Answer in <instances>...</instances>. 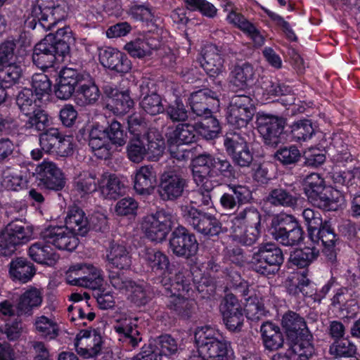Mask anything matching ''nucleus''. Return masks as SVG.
I'll list each match as a JSON object with an SVG mask.
<instances>
[{
	"label": "nucleus",
	"instance_id": "nucleus-17",
	"mask_svg": "<svg viewBox=\"0 0 360 360\" xmlns=\"http://www.w3.org/2000/svg\"><path fill=\"white\" fill-rule=\"evenodd\" d=\"M227 151L233 156V161L240 167H249L253 160L245 139L239 134L234 133L224 141Z\"/></svg>",
	"mask_w": 360,
	"mask_h": 360
},
{
	"label": "nucleus",
	"instance_id": "nucleus-47",
	"mask_svg": "<svg viewBox=\"0 0 360 360\" xmlns=\"http://www.w3.org/2000/svg\"><path fill=\"white\" fill-rule=\"evenodd\" d=\"M290 293L298 295L301 293L304 297L314 299L316 288L314 284L307 278L305 271L297 273L292 277V283L288 287Z\"/></svg>",
	"mask_w": 360,
	"mask_h": 360
},
{
	"label": "nucleus",
	"instance_id": "nucleus-51",
	"mask_svg": "<svg viewBox=\"0 0 360 360\" xmlns=\"http://www.w3.org/2000/svg\"><path fill=\"white\" fill-rule=\"evenodd\" d=\"M76 93L77 103L81 106L94 103L100 96L98 86L91 80L80 84Z\"/></svg>",
	"mask_w": 360,
	"mask_h": 360
},
{
	"label": "nucleus",
	"instance_id": "nucleus-59",
	"mask_svg": "<svg viewBox=\"0 0 360 360\" xmlns=\"http://www.w3.org/2000/svg\"><path fill=\"white\" fill-rule=\"evenodd\" d=\"M245 300V311L247 319L254 321L262 319L266 313L262 300L257 295H250Z\"/></svg>",
	"mask_w": 360,
	"mask_h": 360
},
{
	"label": "nucleus",
	"instance_id": "nucleus-32",
	"mask_svg": "<svg viewBox=\"0 0 360 360\" xmlns=\"http://www.w3.org/2000/svg\"><path fill=\"white\" fill-rule=\"evenodd\" d=\"M156 184V175L149 166L140 167L136 172L134 188L141 195H150Z\"/></svg>",
	"mask_w": 360,
	"mask_h": 360
},
{
	"label": "nucleus",
	"instance_id": "nucleus-31",
	"mask_svg": "<svg viewBox=\"0 0 360 360\" xmlns=\"http://www.w3.org/2000/svg\"><path fill=\"white\" fill-rule=\"evenodd\" d=\"M43 300L41 292L36 288H30L18 297L16 309L18 315H31L39 308Z\"/></svg>",
	"mask_w": 360,
	"mask_h": 360
},
{
	"label": "nucleus",
	"instance_id": "nucleus-38",
	"mask_svg": "<svg viewBox=\"0 0 360 360\" xmlns=\"http://www.w3.org/2000/svg\"><path fill=\"white\" fill-rule=\"evenodd\" d=\"M3 231L11 239L16 247L27 243L32 234L31 229L25 226L17 218H15V220L8 224Z\"/></svg>",
	"mask_w": 360,
	"mask_h": 360
},
{
	"label": "nucleus",
	"instance_id": "nucleus-1",
	"mask_svg": "<svg viewBox=\"0 0 360 360\" xmlns=\"http://www.w3.org/2000/svg\"><path fill=\"white\" fill-rule=\"evenodd\" d=\"M191 280L190 272L186 269H181L175 275L174 280L169 286H167L166 283L163 284L165 286V295L167 307L184 318H188L195 309V303L193 300L190 299Z\"/></svg>",
	"mask_w": 360,
	"mask_h": 360
},
{
	"label": "nucleus",
	"instance_id": "nucleus-26",
	"mask_svg": "<svg viewBox=\"0 0 360 360\" xmlns=\"http://www.w3.org/2000/svg\"><path fill=\"white\" fill-rule=\"evenodd\" d=\"M41 176V182L48 189L60 190L65 186L61 170L52 162L44 161L37 167Z\"/></svg>",
	"mask_w": 360,
	"mask_h": 360
},
{
	"label": "nucleus",
	"instance_id": "nucleus-41",
	"mask_svg": "<svg viewBox=\"0 0 360 360\" xmlns=\"http://www.w3.org/2000/svg\"><path fill=\"white\" fill-rule=\"evenodd\" d=\"M159 43L155 39H137L127 43L124 49L134 58H143L151 53L152 50L158 48Z\"/></svg>",
	"mask_w": 360,
	"mask_h": 360
},
{
	"label": "nucleus",
	"instance_id": "nucleus-11",
	"mask_svg": "<svg viewBox=\"0 0 360 360\" xmlns=\"http://www.w3.org/2000/svg\"><path fill=\"white\" fill-rule=\"evenodd\" d=\"M40 238L58 250L72 251L78 245L77 238L65 226H49L43 229Z\"/></svg>",
	"mask_w": 360,
	"mask_h": 360
},
{
	"label": "nucleus",
	"instance_id": "nucleus-57",
	"mask_svg": "<svg viewBox=\"0 0 360 360\" xmlns=\"http://www.w3.org/2000/svg\"><path fill=\"white\" fill-rule=\"evenodd\" d=\"M60 134L58 129L51 128L46 132L42 133L39 137V143L41 150L45 153L57 155L58 149L56 147L59 146Z\"/></svg>",
	"mask_w": 360,
	"mask_h": 360
},
{
	"label": "nucleus",
	"instance_id": "nucleus-6",
	"mask_svg": "<svg viewBox=\"0 0 360 360\" xmlns=\"http://www.w3.org/2000/svg\"><path fill=\"white\" fill-rule=\"evenodd\" d=\"M172 226V215L165 210L144 217L141 221V229L146 237L153 242L165 240Z\"/></svg>",
	"mask_w": 360,
	"mask_h": 360
},
{
	"label": "nucleus",
	"instance_id": "nucleus-23",
	"mask_svg": "<svg viewBox=\"0 0 360 360\" xmlns=\"http://www.w3.org/2000/svg\"><path fill=\"white\" fill-rule=\"evenodd\" d=\"M106 262L110 268L127 270L131 266V255L124 244L112 241L106 250Z\"/></svg>",
	"mask_w": 360,
	"mask_h": 360
},
{
	"label": "nucleus",
	"instance_id": "nucleus-36",
	"mask_svg": "<svg viewBox=\"0 0 360 360\" xmlns=\"http://www.w3.org/2000/svg\"><path fill=\"white\" fill-rule=\"evenodd\" d=\"M65 223V226L75 236H83L89 231L87 218L83 210L77 207H71L68 210Z\"/></svg>",
	"mask_w": 360,
	"mask_h": 360
},
{
	"label": "nucleus",
	"instance_id": "nucleus-12",
	"mask_svg": "<svg viewBox=\"0 0 360 360\" xmlns=\"http://www.w3.org/2000/svg\"><path fill=\"white\" fill-rule=\"evenodd\" d=\"M169 247L176 256L188 258L195 255L198 250V243L193 234L180 226L172 233Z\"/></svg>",
	"mask_w": 360,
	"mask_h": 360
},
{
	"label": "nucleus",
	"instance_id": "nucleus-18",
	"mask_svg": "<svg viewBox=\"0 0 360 360\" xmlns=\"http://www.w3.org/2000/svg\"><path fill=\"white\" fill-rule=\"evenodd\" d=\"M201 65L210 77H218L226 72L221 51L214 44H208L204 47Z\"/></svg>",
	"mask_w": 360,
	"mask_h": 360
},
{
	"label": "nucleus",
	"instance_id": "nucleus-50",
	"mask_svg": "<svg viewBox=\"0 0 360 360\" xmlns=\"http://www.w3.org/2000/svg\"><path fill=\"white\" fill-rule=\"evenodd\" d=\"M98 185L96 174L89 171L80 172L74 180L75 188L82 196L96 191Z\"/></svg>",
	"mask_w": 360,
	"mask_h": 360
},
{
	"label": "nucleus",
	"instance_id": "nucleus-37",
	"mask_svg": "<svg viewBox=\"0 0 360 360\" xmlns=\"http://www.w3.org/2000/svg\"><path fill=\"white\" fill-rule=\"evenodd\" d=\"M44 241L33 243L29 248L28 253L30 258L34 262L46 265H53L58 259L59 256Z\"/></svg>",
	"mask_w": 360,
	"mask_h": 360
},
{
	"label": "nucleus",
	"instance_id": "nucleus-8",
	"mask_svg": "<svg viewBox=\"0 0 360 360\" xmlns=\"http://www.w3.org/2000/svg\"><path fill=\"white\" fill-rule=\"evenodd\" d=\"M66 16L65 7L60 5L45 6L37 4L32 8L27 19L28 27L34 29L37 23L45 30H50Z\"/></svg>",
	"mask_w": 360,
	"mask_h": 360
},
{
	"label": "nucleus",
	"instance_id": "nucleus-14",
	"mask_svg": "<svg viewBox=\"0 0 360 360\" xmlns=\"http://www.w3.org/2000/svg\"><path fill=\"white\" fill-rule=\"evenodd\" d=\"M221 311L227 329L233 332L240 331L243 325L245 316L240 304L233 293H229L225 296Z\"/></svg>",
	"mask_w": 360,
	"mask_h": 360
},
{
	"label": "nucleus",
	"instance_id": "nucleus-62",
	"mask_svg": "<svg viewBox=\"0 0 360 360\" xmlns=\"http://www.w3.org/2000/svg\"><path fill=\"white\" fill-rule=\"evenodd\" d=\"M131 302L137 306H143L150 300V292L149 288L143 285L131 283L129 290L126 292Z\"/></svg>",
	"mask_w": 360,
	"mask_h": 360
},
{
	"label": "nucleus",
	"instance_id": "nucleus-3",
	"mask_svg": "<svg viewBox=\"0 0 360 360\" xmlns=\"http://www.w3.org/2000/svg\"><path fill=\"white\" fill-rule=\"evenodd\" d=\"M195 343L198 352L207 360H226L229 343L219 330L209 326L196 328L194 332Z\"/></svg>",
	"mask_w": 360,
	"mask_h": 360
},
{
	"label": "nucleus",
	"instance_id": "nucleus-44",
	"mask_svg": "<svg viewBox=\"0 0 360 360\" xmlns=\"http://www.w3.org/2000/svg\"><path fill=\"white\" fill-rule=\"evenodd\" d=\"M261 216L257 209L250 207L231 217V226L260 227Z\"/></svg>",
	"mask_w": 360,
	"mask_h": 360
},
{
	"label": "nucleus",
	"instance_id": "nucleus-52",
	"mask_svg": "<svg viewBox=\"0 0 360 360\" xmlns=\"http://www.w3.org/2000/svg\"><path fill=\"white\" fill-rule=\"evenodd\" d=\"M312 335L309 333H304L303 337L294 339L295 342L291 345V350L293 354L297 356L299 360H308L314 354V348L311 344Z\"/></svg>",
	"mask_w": 360,
	"mask_h": 360
},
{
	"label": "nucleus",
	"instance_id": "nucleus-45",
	"mask_svg": "<svg viewBox=\"0 0 360 360\" xmlns=\"http://www.w3.org/2000/svg\"><path fill=\"white\" fill-rule=\"evenodd\" d=\"M27 182L26 171L13 169L4 172L1 184L7 190L18 191L25 188Z\"/></svg>",
	"mask_w": 360,
	"mask_h": 360
},
{
	"label": "nucleus",
	"instance_id": "nucleus-4",
	"mask_svg": "<svg viewBox=\"0 0 360 360\" xmlns=\"http://www.w3.org/2000/svg\"><path fill=\"white\" fill-rule=\"evenodd\" d=\"M269 233L275 240L285 246L298 245L303 239L302 229L295 218L289 214H281L274 217Z\"/></svg>",
	"mask_w": 360,
	"mask_h": 360
},
{
	"label": "nucleus",
	"instance_id": "nucleus-39",
	"mask_svg": "<svg viewBox=\"0 0 360 360\" xmlns=\"http://www.w3.org/2000/svg\"><path fill=\"white\" fill-rule=\"evenodd\" d=\"M327 188L324 179L319 174L311 173L304 179V193L314 205Z\"/></svg>",
	"mask_w": 360,
	"mask_h": 360
},
{
	"label": "nucleus",
	"instance_id": "nucleus-35",
	"mask_svg": "<svg viewBox=\"0 0 360 360\" xmlns=\"http://www.w3.org/2000/svg\"><path fill=\"white\" fill-rule=\"evenodd\" d=\"M8 272L12 280L25 283L34 276L35 269L34 265L27 259L18 257L11 262Z\"/></svg>",
	"mask_w": 360,
	"mask_h": 360
},
{
	"label": "nucleus",
	"instance_id": "nucleus-13",
	"mask_svg": "<svg viewBox=\"0 0 360 360\" xmlns=\"http://www.w3.org/2000/svg\"><path fill=\"white\" fill-rule=\"evenodd\" d=\"M188 103L192 112L200 117L212 114L219 105L217 94L207 89L191 94Z\"/></svg>",
	"mask_w": 360,
	"mask_h": 360
},
{
	"label": "nucleus",
	"instance_id": "nucleus-33",
	"mask_svg": "<svg viewBox=\"0 0 360 360\" xmlns=\"http://www.w3.org/2000/svg\"><path fill=\"white\" fill-rule=\"evenodd\" d=\"M281 324L288 337L292 340L303 337L304 333H309L304 318L294 311H290L285 313L283 316Z\"/></svg>",
	"mask_w": 360,
	"mask_h": 360
},
{
	"label": "nucleus",
	"instance_id": "nucleus-43",
	"mask_svg": "<svg viewBox=\"0 0 360 360\" xmlns=\"http://www.w3.org/2000/svg\"><path fill=\"white\" fill-rule=\"evenodd\" d=\"M194 182L198 187V189L194 191L191 195L189 206H209L212 204V198L210 192L214 189L213 185L214 184L211 181L202 180V182H198L195 178H193Z\"/></svg>",
	"mask_w": 360,
	"mask_h": 360
},
{
	"label": "nucleus",
	"instance_id": "nucleus-54",
	"mask_svg": "<svg viewBox=\"0 0 360 360\" xmlns=\"http://www.w3.org/2000/svg\"><path fill=\"white\" fill-rule=\"evenodd\" d=\"M134 105V101L127 92H116L107 103V108L115 115L127 112Z\"/></svg>",
	"mask_w": 360,
	"mask_h": 360
},
{
	"label": "nucleus",
	"instance_id": "nucleus-60",
	"mask_svg": "<svg viewBox=\"0 0 360 360\" xmlns=\"http://www.w3.org/2000/svg\"><path fill=\"white\" fill-rule=\"evenodd\" d=\"M238 113L234 110H228L226 120L228 123L235 129L246 127L252 120L255 114V110H238Z\"/></svg>",
	"mask_w": 360,
	"mask_h": 360
},
{
	"label": "nucleus",
	"instance_id": "nucleus-5",
	"mask_svg": "<svg viewBox=\"0 0 360 360\" xmlns=\"http://www.w3.org/2000/svg\"><path fill=\"white\" fill-rule=\"evenodd\" d=\"M283 261L281 250L273 243L259 245L252 254L250 265L257 273L269 275L274 273Z\"/></svg>",
	"mask_w": 360,
	"mask_h": 360
},
{
	"label": "nucleus",
	"instance_id": "nucleus-9",
	"mask_svg": "<svg viewBox=\"0 0 360 360\" xmlns=\"http://www.w3.org/2000/svg\"><path fill=\"white\" fill-rule=\"evenodd\" d=\"M258 131L266 144L276 146L283 140L285 121L281 117L258 112L256 120Z\"/></svg>",
	"mask_w": 360,
	"mask_h": 360
},
{
	"label": "nucleus",
	"instance_id": "nucleus-22",
	"mask_svg": "<svg viewBox=\"0 0 360 360\" xmlns=\"http://www.w3.org/2000/svg\"><path fill=\"white\" fill-rule=\"evenodd\" d=\"M153 85V82L148 79L143 80L139 85L141 96H143L140 106L145 112L150 115H156L165 111L160 95L151 91Z\"/></svg>",
	"mask_w": 360,
	"mask_h": 360
},
{
	"label": "nucleus",
	"instance_id": "nucleus-42",
	"mask_svg": "<svg viewBox=\"0 0 360 360\" xmlns=\"http://www.w3.org/2000/svg\"><path fill=\"white\" fill-rule=\"evenodd\" d=\"M34 326L36 331L46 339L53 340L58 335V325L52 315L36 316Z\"/></svg>",
	"mask_w": 360,
	"mask_h": 360
},
{
	"label": "nucleus",
	"instance_id": "nucleus-10",
	"mask_svg": "<svg viewBox=\"0 0 360 360\" xmlns=\"http://www.w3.org/2000/svg\"><path fill=\"white\" fill-rule=\"evenodd\" d=\"M181 210L186 221L198 233L216 236L220 232L219 222L212 215L200 212L193 206H184Z\"/></svg>",
	"mask_w": 360,
	"mask_h": 360
},
{
	"label": "nucleus",
	"instance_id": "nucleus-21",
	"mask_svg": "<svg viewBox=\"0 0 360 360\" xmlns=\"http://www.w3.org/2000/svg\"><path fill=\"white\" fill-rule=\"evenodd\" d=\"M335 237L333 230L327 223L322 224L319 229L310 233L309 236V239L314 244L319 245V243H321L323 247V254L331 262H334L336 259V252L334 248Z\"/></svg>",
	"mask_w": 360,
	"mask_h": 360
},
{
	"label": "nucleus",
	"instance_id": "nucleus-34",
	"mask_svg": "<svg viewBox=\"0 0 360 360\" xmlns=\"http://www.w3.org/2000/svg\"><path fill=\"white\" fill-rule=\"evenodd\" d=\"M89 145L99 158H105L109 155L110 144L103 127L98 124L92 127Z\"/></svg>",
	"mask_w": 360,
	"mask_h": 360
},
{
	"label": "nucleus",
	"instance_id": "nucleus-49",
	"mask_svg": "<svg viewBox=\"0 0 360 360\" xmlns=\"http://www.w3.org/2000/svg\"><path fill=\"white\" fill-rule=\"evenodd\" d=\"M231 237L233 240L245 246H251L257 240L260 234V227L250 226L243 227L231 226Z\"/></svg>",
	"mask_w": 360,
	"mask_h": 360
},
{
	"label": "nucleus",
	"instance_id": "nucleus-30",
	"mask_svg": "<svg viewBox=\"0 0 360 360\" xmlns=\"http://www.w3.org/2000/svg\"><path fill=\"white\" fill-rule=\"evenodd\" d=\"M255 70L252 65L243 63L235 65L230 72V84L236 89H245L253 84Z\"/></svg>",
	"mask_w": 360,
	"mask_h": 360
},
{
	"label": "nucleus",
	"instance_id": "nucleus-53",
	"mask_svg": "<svg viewBox=\"0 0 360 360\" xmlns=\"http://www.w3.org/2000/svg\"><path fill=\"white\" fill-rule=\"evenodd\" d=\"M319 252V248L315 245L307 246L295 250L290 255V260L292 264L304 268L318 257Z\"/></svg>",
	"mask_w": 360,
	"mask_h": 360
},
{
	"label": "nucleus",
	"instance_id": "nucleus-19",
	"mask_svg": "<svg viewBox=\"0 0 360 360\" xmlns=\"http://www.w3.org/2000/svg\"><path fill=\"white\" fill-rule=\"evenodd\" d=\"M140 257L144 264L156 274L167 276L172 273L173 266L171 265L167 255L162 251L146 248L140 252Z\"/></svg>",
	"mask_w": 360,
	"mask_h": 360
},
{
	"label": "nucleus",
	"instance_id": "nucleus-55",
	"mask_svg": "<svg viewBox=\"0 0 360 360\" xmlns=\"http://www.w3.org/2000/svg\"><path fill=\"white\" fill-rule=\"evenodd\" d=\"M292 140L304 142L311 139L315 133L312 122L309 120H301L290 125Z\"/></svg>",
	"mask_w": 360,
	"mask_h": 360
},
{
	"label": "nucleus",
	"instance_id": "nucleus-64",
	"mask_svg": "<svg viewBox=\"0 0 360 360\" xmlns=\"http://www.w3.org/2000/svg\"><path fill=\"white\" fill-rule=\"evenodd\" d=\"M356 351V346L347 339L335 340L329 349L330 354L335 357H351Z\"/></svg>",
	"mask_w": 360,
	"mask_h": 360
},
{
	"label": "nucleus",
	"instance_id": "nucleus-25",
	"mask_svg": "<svg viewBox=\"0 0 360 360\" xmlns=\"http://www.w3.org/2000/svg\"><path fill=\"white\" fill-rule=\"evenodd\" d=\"M77 269L78 277L73 279L70 275L69 284L92 289H96L102 285L103 278L101 271L96 266L90 264H82V267Z\"/></svg>",
	"mask_w": 360,
	"mask_h": 360
},
{
	"label": "nucleus",
	"instance_id": "nucleus-20",
	"mask_svg": "<svg viewBox=\"0 0 360 360\" xmlns=\"http://www.w3.org/2000/svg\"><path fill=\"white\" fill-rule=\"evenodd\" d=\"M99 61L105 67L117 72L126 73L131 69V62L123 53L112 47L99 49Z\"/></svg>",
	"mask_w": 360,
	"mask_h": 360
},
{
	"label": "nucleus",
	"instance_id": "nucleus-24",
	"mask_svg": "<svg viewBox=\"0 0 360 360\" xmlns=\"http://www.w3.org/2000/svg\"><path fill=\"white\" fill-rule=\"evenodd\" d=\"M186 181L174 173H165L161 178L159 194L164 200H172L181 196Z\"/></svg>",
	"mask_w": 360,
	"mask_h": 360
},
{
	"label": "nucleus",
	"instance_id": "nucleus-46",
	"mask_svg": "<svg viewBox=\"0 0 360 360\" xmlns=\"http://www.w3.org/2000/svg\"><path fill=\"white\" fill-rule=\"evenodd\" d=\"M345 201L342 192L333 188L328 187L319 200H316L315 206L325 210H336Z\"/></svg>",
	"mask_w": 360,
	"mask_h": 360
},
{
	"label": "nucleus",
	"instance_id": "nucleus-28",
	"mask_svg": "<svg viewBox=\"0 0 360 360\" xmlns=\"http://www.w3.org/2000/svg\"><path fill=\"white\" fill-rule=\"evenodd\" d=\"M300 195L290 187L278 186L271 189L266 196V202L276 207L295 209Z\"/></svg>",
	"mask_w": 360,
	"mask_h": 360
},
{
	"label": "nucleus",
	"instance_id": "nucleus-7",
	"mask_svg": "<svg viewBox=\"0 0 360 360\" xmlns=\"http://www.w3.org/2000/svg\"><path fill=\"white\" fill-rule=\"evenodd\" d=\"M198 126L190 124H179L169 133L167 139L171 156L178 160L188 158L190 152L181 147L196 141Z\"/></svg>",
	"mask_w": 360,
	"mask_h": 360
},
{
	"label": "nucleus",
	"instance_id": "nucleus-58",
	"mask_svg": "<svg viewBox=\"0 0 360 360\" xmlns=\"http://www.w3.org/2000/svg\"><path fill=\"white\" fill-rule=\"evenodd\" d=\"M201 117V121L197 124L198 134L206 139L215 138L220 131L218 120L212 116V114Z\"/></svg>",
	"mask_w": 360,
	"mask_h": 360
},
{
	"label": "nucleus",
	"instance_id": "nucleus-63",
	"mask_svg": "<svg viewBox=\"0 0 360 360\" xmlns=\"http://www.w3.org/2000/svg\"><path fill=\"white\" fill-rule=\"evenodd\" d=\"M22 74L20 65L13 63L6 66L0 71V82L6 88H8L17 83Z\"/></svg>",
	"mask_w": 360,
	"mask_h": 360
},
{
	"label": "nucleus",
	"instance_id": "nucleus-16",
	"mask_svg": "<svg viewBox=\"0 0 360 360\" xmlns=\"http://www.w3.org/2000/svg\"><path fill=\"white\" fill-rule=\"evenodd\" d=\"M137 321V318L124 317L117 320L113 325V329L118 334L119 340L132 349L138 347L142 341Z\"/></svg>",
	"mask_w": 360,
	"mask_h": 360
},
{
	"label": "nucleus",
	"instance_id": "nucleus-27",
	"mask_svg": "<svg viewBox=\"0 0 360 360\" xmlns=\"http://www.w3.org/2000/svg\"><path fill=\"white\" fill-rule=\"evenodd\" d=\"M98 182L101 195L106 199L115 200L125 193V179L114 174H103Z\"/></svg>",
	"mask_w": 360,
	"mask_h": 360
},
{
	"label": "nucleus",
	"instance_id": "nucleus-61",
	"mask_svg": "<svg viewBox=\"0 0 360 360\" xmlns=\"http://www.w3.org/2000/svg\"><path fill=\"white\" fill-rule=\"evenodd\" d=\"M158 354L171 356L175 354L179 349L176 340L169 335H164L155 340V348Z\"/></svg>",
	"mask_w": 360,
	"mask_h": 360
},
{
	"label": "nucleus",
	"instance_id": "nucleus-40",
	"mask_svg": "<svg viewBox=\"0 0 360 360\" xmlns=\"http://www.w3.org/2000/svg\"><path fill=\"white\" fill-rule=\"evenodd\" d=\"M260 331L265 348L272 351L282 347L283 338L278 326L266 322L261 326Z\"/></svg>",
	"mask_w": 360,
	"mask_h": 360
},
{
	"label": "nucleus",
	"instance_id": "nucleus-15",
	"mask_svg": "<svg viewBox=\"0 0 360 360\" xmlns=\"http://www.w3.org/2000/svg\"><path fill=\"white\" fill-rule=\"evenodd\" d=\"M102 345V337L96 330H81L76 336L75 349L77 353L84 358L98 355Z\"/></svg>",
	"mask_w": 360,
	"mask_h": 360
},
{
	"label": "nucleus",
	"instance_id": "nucleus-56",
	"mask_svg": "<svg viewBox=\"0 0 360 360\" xmlns=\"http://www.w3.org/2000/svg\"><path fill=\"white\" fill-rule=\"evenodd\" d=\"M16 103L25 115H32V110L44 104L43 103H39L35 94H33V91L28 88H25L18 93Z\"/></svg>",
	"mask_w": 360,
	"mask_h": 360
},
{
	"label": "nucleus",
	"instance_id": "nucleus-2",
	"mask_svg": "<svg viewBox=\"0 0 360 360\" xmlns=\"http://www.w3.org/2000/svg\"><path fill=\"white\" fill-rule=\"evenodd\" d=\"M192 174L197 181H211L214 184L213 186L216 187L221 184L223 177L233 176L234 169L227 160L202 153L193 159Z\"/></svg>",
	"mask_w": 360,
	"mask_h": 360
},
{
	"label": "nucleus",
	"instance_id": "nucleus-48",
	"mask_svg": "<svg viewBox=\"0 0 360 360\" xmlns=\"http://www.w3.org/2000/svg\"><path fill=\"white\" fill-rule=\"evenodd\" d=\"M32 87L39 103H46L51 92V82L44 73L34 74L32 77Z\"/></svg>",
	"mask_w": 360,
	"mask_h": 360
},
{
	"label": "nucleus",
	"instance_id": "nucleus-29",
	"mask_svg": "<svg viewBox=\"0 0 360 360\" xmlns=\"http://www.w3.org/2000/svg\"><path fill=\"white\" fill-rule=\"evenodd\" d=\"M54 37L49 34L39 43L36 44L32 54L33 63L39 68L44 69L53 65L56 57L52 52L51 42Z\"/></svg>",
	"mask_w": 360,
	"mask_h": 360
}]
</instances>
